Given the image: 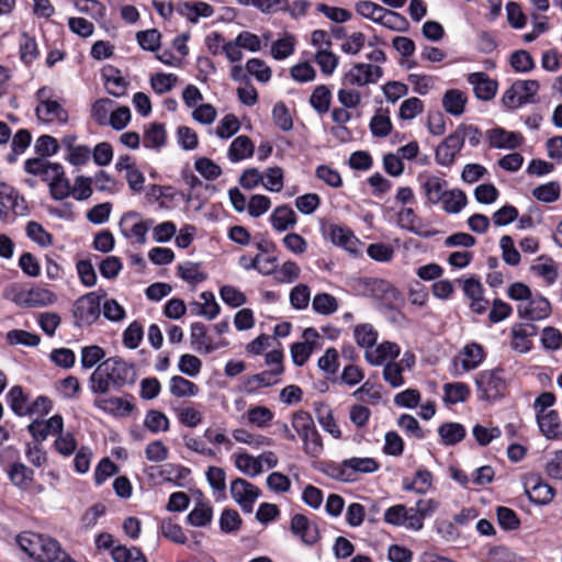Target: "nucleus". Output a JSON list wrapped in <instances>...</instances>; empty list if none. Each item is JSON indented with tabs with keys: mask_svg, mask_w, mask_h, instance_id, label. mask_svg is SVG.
Here are the masks:
<instances>
[{
	"mask_svg": "<svg viewBox=\"0 0 562 562\" xmlns=\"http://www.w3.org/2000/svg\"><path fill=\"white\" fill-rule=\"evenodd\" d=\"M310 103L318 114L327 113L331 103L330 89L325 85L317 86L310 97Z\"/></svg>",
	"mask_w": 562,
	"mask_h": 562,
	"instance_id": "c9c22d12",
	"label": "nucleus"
},
{
	"mask_svg": "<svg viewBox=\"0 0 562 562\" xmlns=\"http://www.w3.org/2000/svg\"><path fill=\"white\" fill-rule=\"evenodd\" d=\"M561 187L557 181H550L532 190V195L540 202L552 203L560 199Z\"/></svg>",
	"mask_w": 562,
	"mask_h": 562,
	"instance_id": "de8ad7c7",
	"label": "nucleus"
},
{
	"mask_svg": "<svg viewBox=\"0 0 562 562\" xmlns=\"http://www.w3.org/2000/svg\"><path fill=\"white\" fill-rule=\"evenodd\" d=\"M546 475L555 481H562V450L552 453L543 467Z\"/></svg>",
	"mask_w": 562,
	"mask_h": 562,
	"instance_id": "774afa93",
	"label": "nucleus"
},
{
	"mask_svg": "<svg viewBox=\"0 0 562 562\" xmlns=\"http://www.w3.org/2000/svg\"><path fill=\"white\" fill-rule=\"evenodd\" d=\"M379 462L373 458L352 457L341 462L340 475H345L348 470L357 473H373L379 470Z\"/></svg>",
	"mask_w": 562,
	"mask_h": 562,
	"instance_id": "7c9ffc66",
	"label": "nucleus"
},
{
	"mask_svg": "<svg viewBox=\"0 0 562 562\" xmlns=\"http://www.w3.org/2000/svg\"><path fill=\"white\" fill-rule=\"evenodd\" d=\"M448 183L445 179L437 176H428L423 182V190L427 201L431 204H437L442 200L447 192Z\"/></svg>",
	"mask_w": 562,
	"mask_h": 562,
	"instance_id": "c85d7f7f",
	"label": "nucleus"
},
{
	"mask_svg": "<svg viewBox=\"0 0 562 562\" xmlns=\"http://www.w3.org/2000/svg\"><path fill=\"white\" fill-rule=\"evenodd\" d=\"M312 307L317 314L330 315L338 310V301L329 293H317L312 301Z\"/></svg>",
	"mask_w": 562,
	"mask_h": 562,
	"instance_id": "37998d69",
	"label": "nucleus"
},
{
	"mask_svg": "<svg viewBox=\"0 0 562 562\" xmlns=\"http://www.w3.org/2000/svg\"><path fill=\"white\" fill-rule=\"evenodd\" d=\"M353 338L361 348L370 350L378 339V331L371 324H360L353 328Z\"/></svg>",
	"mask_w": 562,
	"mask_h": 562,
	"instance_id": "ea45409f",
	"label": "nucleus"
},
{
	"mask_svg": "<svg viewBox=\"0 0 562 562\" xmlns=\"http://www.w3.org/2000/svg\"><path fill=\"white\" fill-rule=\"evenodd\" d=\"M463 291L471 300V310L482 314L487 308L488 302L483 297V285L475 278H469L463 283Z\"/></svg>",
	"mask_w": 562,
	"mask_h": 562,
	"instance_id": "b1692460",
	"label": "nucleus"
},
{
	"mask_svg": "<svg viewBox=\"0 0 562 562\" xmlns=\"http://www.w3.org/2000/svg\"><path fill=\"white\" fill-rule=\"evenodd\" d=\"M35 95L38 101L35 114L40 121L44 123H67L68 112L60 103L50 99V90L47 87L38 89Z\"/></svg>",
	"mask_w": 562,
	"mask_h": 562,
	"instance_id": "20e7f679",
	"label": "nucleus"
},
{
	"mask_svg": "<svg viewBox=\"0 0 562 562\" xmlns=\"http://www.w3.org/2000/svg\"><path fill=\"white\" fill-rule=\"evenodd\" d=\"M7 400L10 408L18 416H27V407L30 406L29 396L23 392L20 385L12 386L8 394Z\"/></svg>",
	"mask_w": 562,
	"mask_h": 562,
	"instance_id": "f704fd0d",
	"label": "nucleus"
},
{
	"mask_svg": "<svg viewBox=\"0 0 562 562\" xmlns=\"http://www.w3.org/2000/svg\"><path fill=\"white\" fill-rule=\"evenodd\" d=\"M231 494L244 512L251 513L260 490L244 479H236L231 483Z\"/></svg>",
	"mask_w": 562,
	"mask_h": 562,
	"instance_id": "9d476101",
	"label": "nucleus"
},
{
	"mask_svg": "<svg viewBox=\"0 0 562 562\" xmlns=\"http://www.w3.org/2000/svg\"><path fill=\"white\" fill-rule=\"evenodd\" d=\"M27 173L38 176L43 181L49 182L55 177L63 175V166L58 162H50L44 158H30L24 164Z\"/></svg>",
	"mask_w": 562,
	"mask_h": 562,
	"instance_id": "ddd939ff",
	"label": "nucleus"
},
{
	"mask_svg": "<svg viewBox=\"0 0 562 562\" xmlns=\"http://www.w3.org/2000/svg\"><path fill=\"white\" fill-rule=\"evenodd\" d=\"M136 371L133 364L122 358L113 357L97 367L90 376V387L93 393L104 394L111 389L120 390L134 384Z\"/></svg>",
	"mask_w": 562,
	"mask_h": 562,
	"instance_id": "f257e3e1",
	"label": "nucleus"
},
{
	"mask_svg": "<svg viewBox=\"0 0 562 562\" xmlns=\"http://www.w3.org/2000/svg\"><path fill=\"white\" fill-rule=\"evenodd\" d=\"M236 468L248 476H257L262 472L261 459L248 453H239L235 457Z\"/></svg>",
	"mask_w": 562,
	"mask_h": 562,
	"instance_id": "58836bf2",
	"label": "nucleus"
},
{
	"mask_svg": "<svg viewBox=\"0 0 562 562\" xmlns=\"http://www.w3.org/2000/svg\"><path fill=\"white\" fill-rule=\"evenodd\" d=\"M445 400L449 403L456 404L463 402L470 394L469 386L464 383H447L443 385Z\"/></svg>",
	"mask_w": 562,
	"mask_h": 562,
	"instance_id": "13d9d810",
	"label": "nucleus"
},
{
	"mask_svg": "<svg viewBox=\"0 0 562 562\" xmlns=\"http://www.w3.org/2000/svg\"><path fill=\"white\" fill-rule=\"evenodd\" d=\"M296 222L297 216L295 212L285 204L277 206L270 215V223L278 232H285L294 227Z\"/></svg>",
	"mask_w": 562,
	"mask_h": 562,
	"instance_id": "bb28decb",
	"label": "nucleus"
},
{
	"mask_svg": "<svg viewBox=\"0 0 562 562\" xmlns=\"http://www.w3.org/2000/svg\"><path fill=\"white\" fill-rule=\"evenodd\" d=\"M145 426L154 434L167 431L169 429V419L158 411H149L145 417Z\"/></svg>",
	"mask_w": 562,
	"mask_h": 562,
	"instance_id": "0e129e2a",
	"label": "nucleus"
},
{
	"mask_svg": "<svg viewBox=\"0 0 562 562\" xmlns=\"http://www.w3.org/2000/svg\"><path fill=\"white\" fill-rule=\"evenodd\" d=\"M101 295L97 292H89L76 300L72 308V316L76 326H89L100 317Z\"/></svg>",
	"mask_w": 562,
	"mask_h": 562,
	"instance_id": "39448f33",
	"label": "nucleus"
},
{
	"mask_svg": "<svg viewBox=\"0 0 562 562\" xmlns=\"http://www.w3.org/2000/svg\"><path fill=\"white\" fill-rule=\"evenodd\" d=\"M475 385L480 398L485 401L498 400L506 391V382L499 370L481 371L475 376Z\"/></svg>",
	"mask_w": 562,
	"mask_h": 562,
	"instance_id": "0eeeda50",
	"label": "nucleus"
},
{
	"mask_svg": "<svg viewBox=\"0 0 562 562\" xmlns=\"http://www.w3.org/2000/svg\"><path fill=\"white\" fill-rule=\"evenodd\" d=\"M315 61L325 75L333 74L338 66V57L327 48L316 52Z\"/></svg>",
	"mask_w": 562,
	"mask_h": 562,
	"instance_id": "69168bd1",
	"label": "nucleus"
},
{
	"mask_svg": "<svg viewBox=\"0 0 562 562\" xmlns=\"http://www.w3.org/2000/svg\"><path fill=\"white\" fill-rule=\"evenodd\" d=\"M363 284L366 293L376 300L390 304L398 299V291L386 280L366 279Z\"/></svg>",
	"mask_w": 562,
	"mask_h": 562,
	"instance_id": "dca6fc26",
	"label": "nucleus"
},
{
	"mask_svg": "<svg viewBox=\"0 0 562 562\" xmlns=\"http://www.w3.org/2000/svg\"><path fill=\"white\" fill-rule=\"evenodd\" d=\"M7 339L11 345H24L35 347L40 344V336L22 329L8 331Z\"/></svg>",
	"mask_w": 562,
	"mask_h": 562,
	"instance_id": "680f3d73",
	"label": "nucleus"
},
{
	"mask_svg": "<svg viewBox=\"0 0 562 562\" xmlns=\"http://www.w3.org/2000/svg\"><path fill=\"white\" fill-rule=\"evenodd\" d=\"M458 358L463 371H471L483 362L485 353L481 345L472 342L461 349Z\"/></svg>",
	"mask_w": 562,
	"mask_h": 562,
	"instance_id": "cd10ccee",
	"label": "nucleus"
},
{
	"mask_svg": "<svg viewBox=\"0 0 562 562\" xmlns=\"http://www.w3.org/2000/svg\"><path fill=\"white\" fill-rule=\"evenodd\" d=\"M539 88L537 80H517L505 91L502 102L508 109H517L522 104L532 103Z\"/></svg>",
	"mask_w": 562,
	"mask_h": 562,
	"instance_id": "423d86ee",
	"label": "nucleus"
},
{
	"mask_svg": "<svg viewBox=\"0 0 562 562\" xmlns=\"http://www.w3.org/2000/svg\"><path fill=\"white\" fill-rule=\"evenodd\" d=\"M379 24L396 32H404L409 25L405 16L385 8L382 11Z\"/></svg>",
	"mask_w": 562,
	"mask_h": 562,
	"instance_id": "c03bdc74",
	"label": "nucleus"
},
{
	"mask_svg": "<svg viewBox=\"0 0 562 562\" xmlns=\"http://www.w3.org/2000/svg\"><path fill=\"white\" fill-rule=\"evenodd\" d=\"M132 223V226L128 232L124 229V235L128 238H135L138 244L146 243V235L148 231L151 228L154 221L146 220L142 221L139 218V214L136 212H128L122 217L121 225H126Z\"/></svg>",
	"mask_w": 562,
	"mask_h": 562,
	"instance_id": "6ab92c4d",
	"label": "nucleus"
},
{
	"mask_svg": "<svg viewBox=\"0 0 562 562\" xmlns=\"http://www.w3.org/2000/svg\"><path fill=\"white\" fill-rule=\"evenodd\" d=\"M520 317L539 321L546 318L550 314V303L544 297H536L518 306Z\"/></svg>",
	"mask_w": 562,
	"mask_h": 562,
	"instance_id": "4be33fe9",
	"label": "nucleus"
},
{
	"mask_svg": "<svg viewBox=\"0 0 562 562\" xmlns=\"http://www.w3.org/2000/svg\"><path fill=\"white\" fill-rule=\"evenodd\" d=\"M199 391L195 383L181 375H175L169 380V392L175 397H193Z\"/></svg>",
	"mask_w": 562,
	"mask_h": 562,
	"instance_id": "473e14b6",
	"label": "nucleus"
},
{
	"mask_svg": "<svg viewBox=\"0 0 562 562\" xmlns=\"http://www.w3.org/2000/svg\"><path fill=\"white\" fill-rule=\"evenodd\" d=\"M191 345L200 353H211L214 350L226 347L227 341L214 344L207 335L206 326L202 323H193L190 333Z\"/></svg>",
	"mask_w": 562,
	"mask_h": 562,
	"instance_id": "2eb2a0df",
	"label": "nucleus"
},
{
	"mask_svg": "<svg viewBox=\"0 0 562 562\" xmlns=\"http://www.w3.org/2000/svg\"><path fill=\"white\" fill-rule=\"evenodd\" d=\"M424 111V103L420 99L413 97L402 102L398 116L401 120L409 121L415 119Z\"/></svg>",
	"mask_w": 562,
	"mask_h": 562,
	"instance_id": "bf43d9fd",
	"label": "nucleus"
},
{
	"mask_svg": "<svg viewBox=\"0 0 562 562\" xmlns=\"http://www.w3.org/2000/svg\"><path fill=\"white\" fill-rule=\"evenodd\" d=\"M104 350L97 345L83 347L81 349V367L83 369H90L93 366H95L99 361H101L104 358Z\"/></svg>",
	"mask_w": 562,
	"mask_h": 562,
	"instance_id": "338daca9",
	"label": "nucleus"
},
{
	"mask_svg": "<svg viewBox=\"0 0 562 562\" xmlns=\"http://www.w3.org/2000/svg\"><path fill=\"white\" fill-rule=\"evenodd\" d=\"M143 337L142 324L134 321L123 331V345L128 349H136L142 342Z\"/></svg>",
	"mask_w": 562,
	"mask_h": 562,
	"instance_id": "5fc2aeb1",
	"label": "nucleus"
},
{
	"mask_svg": "<svg viewBox=\"0 0 562 562\" xmlns=\"http://www.w3.org/2000/svg\"><path fill=\"white\" fill-rule=\"evenodd\" d=\"M178 369L181 373L194 378L202 369V361L194 355L184 353L180 357Z\"/></svg>",
	"mask_w": 562,
	"mask_h": 562,
	"instance_id": "e2e57ef3",
	"label": "nucleus"
},
{
	"mask_svg": "<svg viewBox=\"0 0 562 562\" xmlns=\"http://www.w3.org/2000/svg\"><path fill=\"white\" fill-rule=\"evenodd\" d=\"M291 530L294 535L300 536L302 541L312 544L318 539L317 527L310 522V520L301 514H296L291 520Z\"/></svg>",
	"mask_w": 562,
	"mask_h": 562,
	"instance_id": "a878e982",
	"label": "nucleus"
},
{
	"mask_svg": "<svg viewBox=\"0 0 562 562\" xmlns=\"http://www.w3.org/2000/svg\"><path fill=\"white\" fill-rule=\"evenodd\" d=\"M311 301V291L306 284L300 283L290 292V303L295 310H304Z\"/></svg>",
	"mask_w": 562,
	"mask_h": 562,
	"instance_id": "052dcab7",
	"label": "nucleus"
},
{
	"mask_svg": "<svg viewBox=\"0 0 562 562\" xmlns=\"http://www.w3.org/2000/svg\"><path fill=\"white\" fill-rule=\"evenodd\" d=\"M329 235H330V239L334 244L341 246V247L346 248L347 250H350V251L353 250L352 247L357 243V238L353 236V234L350 231L345 229L340 226L334 225V226H330Z\"/></svg>",
	"mask_w": 562,
	"mask_h": 562,
	"instance_id": "4d7b16f0",
	"label": "nucleus"
},
{
	"mask_svg": "<svg viewBox=\"0 0 562 562\" xmlns=\"http://www.w3.org/2000/svg\"><path fill=\"white\" fill-rule=\"evenodd\" d=\"M212 507L204 502H198L189 513L187 521L193 527H205L212 521Z\"/></svg>",
	"mask_w": 562,
	"mask_h": 562,
	"instance_id": "4c0bfd02",
	"label": "nucleus"
},
{
	"mask_svg": "<svg viewBox=\"0 0 562 562\" xmlns=\"http://www.w3.org/2000/svg\"><path fill=\"white\" fill-rule=\"evenodd\" d=\"M401 353V348L392 341H383L374 350H366V360L372 366H380L386 360H393Z\"/></svg>",
	"mask_w": 562,
	"mask_h": 562,
	"instance_id": "5701e85b",
	"label": "nucleus"
},
{
	"mask_svg": "<svg viewBox=\"0 0 562 562\" xmlns=\"http://www.w3.org/2000/svg\"><path fill=\"white\" fill-rule=\"evenodd\" d=\"M248 422L259 428H266L273 419V413L266 406H254L247 413Z\"/></svg>",
	"mask_w": 562,
	"mask_h": 562,
	"instance_id": "603ef678",
	"label": "nucleus"
},
{
	"mask_svg": "<svg viewBox=\"0 0 562 562\" xmlns=\"http://www.w3.org/2000/svg\"><path fill=\"white\" fill-rule=\"evenodd\" d=\"M166 142V133L162 124L153 123L145 131L144 145L150 148L161 147Z\"/></svg>",
	"mask_w": 562,
	"mask_h": 562,
	"instance_id": "864d4df0",
	"label": "nucleus"
},
{
	"mask_svg": "<svg viewBox=\"0 0 562 562\" xmlns=\"http://www.w3.org/2000/svg\"><path fill=\"white\" fill-rule=\"evenodd\" d=\"M488 140L492 147L515 149L522 144L524 137L520 133L496 127L488 131Z\"/></svg>",
	"mask_w": 562,
	"mask_h": 562,
	"instance_id": "aec40b11",
	"label": "nucleus"
},
{
	"mask_svg": "<svg viewBox=\"0 0 562 562\" xmlns=\"http://www.w3.org/2000/svg\"><path fill=\"white\" fill-rule=\"evenodd\" d=\"M26 235L42 247L52 245L53 236L37 222L31 221L26 225Z\"/></svg>",
	"mask_w": 562,
	"mask_h": 562,
	"instance_id": "6e6d98bb",
	"label": "nucleus"
},
{
	"mask_svg": "<svg viewBox=\"0 0 562 562\" xmlns=\"http://www.w3.org/2000/svg\"><path fill=\"white\" fill-rule=\"evenodd\" d=\"M255 150L254 143L246 135L236 137L228 149V158L231 161H239L252 156Z\"/></svg>",
	"mask_w": 562,
	"mask_h": 562,
	"instance_id": "2f4dec72",
	"label": "nucleus"
},
{
	"mask_svg": "<svg viewBox=\"0 0 562 562\" xmlns=\"http://www.w3.org/2000/svg\"><path fill=\"white\" fill-rule=\"evenodd\" d=\"M113 101L108 98L97 100L91 106V116L99 125H108Z\"/></svg>",
	"mask_w": 562,
	"mask_h": 562,
	"instance_id": "8fccbe9b",
	"label": "nucleus"
},
{
	"mask_svg": "<svg viewBox=\"0 0 562 562\" xmlns=\"http://www.w3.org/2000/svg\"><path fill=\"white\" fill-rule=\"evenodd\" d=\"M75 8L79 12L90 15L98 22L105 20L106 9L98 0H75Z\"/></svg>",
	"mask_w": 562,
	"mask_h": 562,
	"instance_id": "a18cd8bd",
	"label": "nucleus"
},
{
	"mask_svg": "<svg viewBox=\"0 0 562 562\" xmlns=\"http://www.w3.org/2000/svg\"><path fill=\"white\" fill-rule=\"evenodd\" d=\"M111 555L114 562H147L140 550L137 548L116 546L112 548Z\"/></svg>",
	"mask_w": 562,
	"mask_h": 562,
	"instance_id": "09e8293b",
	"label": "nucleus"
},
{
	"mask_svg": "<svg viewBox=\"0 0 562 562\" xmlns=\"http://www.w3.org/2000/svg\"><path fill=\"white\" fill-rule=\"evenodd\" d=\"M442 442L447 446L456 445L465 436V428L459 423H446L438 429Z\"/></svg>",
	"mask_w": 562,
	"mask_h": 562,
	"instance_id": "a19ab883",
	"label": "nucleus"
},
{
	"mask_svg": "<svg viewBox=\"0 0 562 562\" xmlns=\"http://www.w3.org/2000/svg\"><path fill=\"white\" fill-rule=\"evenodd\" d=\"M432 482V475L427 470H418L412 482H404V490L414 491L418 494L426 493Z\"/></svg>",
	"mask_w": 562,
	"mask_h": 562,
	"instance_id": "3c124183",
	"label": "nucleus"
},
{
	"mask_svg": "<svg viewBox=\"0 0 562 562\" xmlns=\"http://www.w3.org/2000/svg\"><path fill=\"white\" fill-rule=\"evenodd\" d=\"M95 405L100 409L117 416H127L133 411V404L122 397L98 400Z\"/></svg>",
	"mask_w": 562,
	"mask_h": 562,
	"instance_id": "72a5a7b5",
	"label": "nucleus"
},
{
	"mask_svg": "<svg viewBox=\"0 0 562 562\" xmlns=\"http://www.w3.org/2000/svg\"><path fill=\"white\" fill-rule=\"evenodd\" d=\"M57 295L48 289L36 286L29 290L21 299V304L26 307H43L54 304Z\"/></svg>",
	"mask_w": 562,
	"mask_h": 562,
	"instance_id": "393cba45",
	"label": "nucleus"
},
{
	"mask_svg": "<svg viewBox=\"0 0 562 562\" xmlns=\"http://www.w3.org/2000/svg\"><path fill=\"white\" fill-rule=\"evenodd\" d=\"M64 428V420L60 415H54L47 420L35 419L29 426L27 430L32 437L41 442L49 435H57Z\"/></svg>",
	"mask_w": 562,
	"mask_h": 562,
	"instance_id": "4468645a",
	"label": "nucleus"
},
{
	"mask_svg": "<svg viewBox=\"0 0 562 562\" xmlns=\"http://www.w3.org/2000/svg\"><path fill=\"white\" fill-rule=\"evenodd\" d=\"M280 370L278 371H262L257 374L246 376L243 382V391L251 394L256 393L262 387H269L279 382Z\"/></svg>",
	"mask_w": 562,
	"mask_h": 562,
	"instance_id": "412c9836",
	"label": "nucleus"
},
{
	"mask_svg": "<svg viewBox=\"0 0 562 562\" xmlns=\"http://www.w3.org/2000/svg\"><path fill=\"white\" fill-rule=\"evenodd\" d=\"M468 98L458 89L447 90L442 97V106L449 114L460 116L463 114Z\"/></svg>",
	"mask_w": 562,
	"mask_h": 562,
	"instance_id": "c756f323",
	"label": "nucleus"
},
{
	"mask_svg": "<svg viewBox=\"0 0 562 562\" xmlns=\"http://www.w3.org/2000/svg\"><path fill=\"white\" fill-rule=\"evenodd\" d=\"M536 420L540 432L548 440L562 439V422L557 411H549L548 413L536 415Z\"/></svg>",
	"mask_w": 562,
	"mask_h": 562,
	"instance_id": "a211bd4d",
	"label": "nucleus"
},
{
	"mask_svg": "<svg viewBox=\"0 0 562 562\" xmlns=\"http://www.w3.org/2000/svg\"><path fill=\"white\" fill-rule=\"evenodd\" d=\"M468 82L473 87L477 99L492 100L497 91V82L491 79L485 72H472L468 76Z\"/></svg>",
	"mask_w": 562,
	"mask_h": 562,
	"instance_id": "f3484780",
	"label": "nucleus"
},
{
	"mask_svg": "<svg viewBox=\"0 0 562 562\" xmlns=\"http://www.w3.org/2000/svg\"><path fill=\"white\" fill-rule=\"evenodd\" d=\"M397 221L402 228L413 232L416 235H419L423 237H430L434 235L430 232H423L419 229V226L417 225L419 220L415 215V213L412 209H408V207L402 209L397 214Z\"/></svg>",
	"mask_w": 562,
	"mask_h": 562,
	"instance_id": "49530a36",
	"label": "nucleus"
},
{
	"mask_svg": "<svg viewBox=\"0 0 562 562\" xmlns=\"http://www.w3.org/2000/svg\"><path fill=\"white\" fill-rule=\"evenodd\" d=\"M291 424L303 441L304 452L313 458L319 457L324 450V445L311 414L304 411L295 412L292 415Z\"/></svg>",
	"mask_w": 562,
	"mask_h": 562,
	"instance_id": "7ed1b4c3",
	"label": "nucleus"
},
{
	"mask_svg": "<svg viewBox=\"0 0 562 562\" xmlns=\"http://www.w3.org/2000/svg\"><path fill=\"white\" fill-rule=\"evenodd\" d=\"M303 341L295 342L291 347V358L297 367H302L317 347L319 334L315 328L308 327L302 334Z\"/></svg>",
	"mask_w": 562,
	"mask_h": 562,
	"instance_id": "9b49d317",
	"label": "nucleus"
},
{
	"mask_svg": "<svg viewBox=\"0 0 562 562\" xmlns=\"http://www.w3.org/2000/svg\"><path fill=\"white\" fill-rule=\"evenodd\" d=\"M33 470L20 462L13 463L9 470L10 481L21 488L30 486L33 481Z\"/></svg>",
	"mask_w": 562,
	"mask_h": 562,
	"instance_id": "79ce46f5",
	"label": "nucleus"
},
{
	"mask_svg": "<svg viewBox=\"0 0 562 562\" xmlns=\"http://www.w3.org/2000/svg\"><path fill=\"white\" fill-rule=\"evenodd\" d=\"M462 147L461 138L452 132L437 146L435 150L436 162L442 167L452 166Z\"/></svg>",
	"mask_w": 562,
	"mask_h": 562,
	"instance_id": "f8f14e48",
	"label": "nucleus"
},
{
	"mask_svg": "<svg viewBox=\"0 0 562 562\" xmlns=\"http://www.w3.org/2000/svg\"><path fill=\"white\" fill-rule=\"evenodd\" d=\"M524 487L529 499L538 505H548L555 496V490L537 473L525 476Z\"/></svg>",
	"mask_w": 562,
	"mask_h": 562,
	"instance_id": "6e6552de",
	"label": "nucleus"
},
{
	"mask_svg": "<svg viewBox=\"0 0 562 562\" xmlns=\"http://www.w3.org/2000/svg\"><path fill=\"white\" fill-rule=\"evenodd\" d=\"M383 76V69L372 64L357 63L345 74L344 83L363 87L375 83Z\"/></svg>",
	"mask_w": 562,
	"mask_h": 562,
	"instance_id": "1a4fd4ad",
	"label": "nucleus"
},
{
	"mask_svg": "<svg viewBox=\"0 0 562 562\" xmlns=\"http://www.w3.org/2000/svg\"><path fill=\"white\" fill-rule=\"evenodd\" d=\"M18 543L30 558L38 562H55L64 555L59 543L45 535L23 532L18 537Z\"/></svg>",
	"mask_w": 562,
	"mask_h": 562,
	"instance_id": "f03ea898",
	"label": "nucleus"
},
{
	"mask_svg": "<svg viewBox=\"0 0 562 562\" xmlns=\"http://www.w3.org/2000/svg\"><path fill=\"white\" fill-rule=\"evenodd\" d=\"M440 202L447 213L457 214L467 205L468 198L463 191L453 189L447 190Z\"/></svg>",
	"mask_w": 562,
	"mask_h": 562,
	"instance_id": "e433bc0d",
	"label": "nucleus"
}]
</instances>
